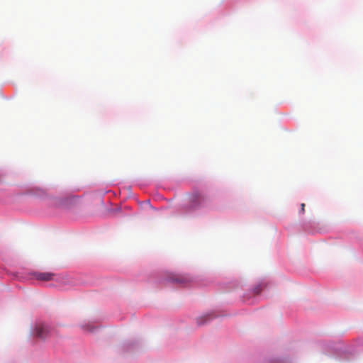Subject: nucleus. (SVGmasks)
Returning <instances> with one entry per match:
<instances>
[{"instance_id":"nucleus-1","label":"nucleus","mask_w":363,"mask_h":363,"mask_svg":"<svg viewBox=\"0 0 363 363\" xmlns=\"http://www.w3.org/2000/svg\"><path fill=\"white\" fill-rule=\"evenodd\" d=\"M50 333V328L45 324H38L35 328V335L39 338L44 339L47 337Z\"/></svg>"},{"instance_id":"nucleus-2","label":"nucleus","mask_w":363,"mask_h":363,"mask_svg":"<svg viewBox=\"0 0 363 363\" xmlns=\"http://www.w3.org/2000/svg\"><path fill=\"white\" fill-rule=\"evenodd\" d=\"M204 200V197L201 195H194L191 198L190 205L189 208L191 209H195L196 208H199L203 204Z\"/></svg>"},{"instance_id":"nucleus-3","label":"nucleus","mask_w":363,"mask_h":363,"mask_svg":"<svg viewBox=\"0 0 363 363\" xmlns=\"http://www.w3.org/2000/svg\"><path fill=\"white\" fill-rule=\"evenodd\" d=\"M54 274L50 272H36L34 277L37 280L48 281L53 279Z\"/></svg>"},{"instance_id":"nucleus-4","label":"nucleus","mask_w":363,"mask_h":363,"mask_svg":"<svg viewBox=\"0 0 363 363\" xmlns=\"http://www.w3.org/2000/svg\"><path fill=\"white\" fill-rule=\"evenodd\" d=\"M210 316H211L210 314L202 315L197 319V323L199 325L203 324L207 320L211 319Z\"/></svg>"},{"instance_id":"nucleus-5","label":"nucleus","mask_w":363,"mask_h":363,"mask_svg":"<svg viewBox=\"0 0 363 363\" xmlns=\"http://www.w3.org/2000/svg\"><path fill=\"white\" fill-rule=\"evenodd\" d=\"M301 213H304L305 212V203L301 204Z\"/></svg>"}]
</instances>
